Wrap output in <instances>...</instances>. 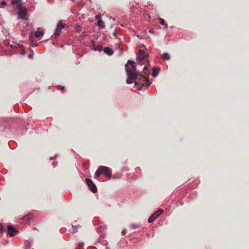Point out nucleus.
I'll use <instances>...</instances> for the list:
<instances>
[{
    "label": "nucleus",
    "instance_id": "f257e3e1",
    "mask_svg": "<svg viewBox=\"0 0 249 249\" xmlns=\"http://www.w3.org/2000/svg\"><path fill=\"white\" fill-rule=\"evenodd\" d=\"M134 83L136 85H140L145 87L149 86L151 84L147 76H145L144 74L142 76L141 74L140 73L136 75L134 80Z\"/></svg>",
    "mask_w": 249,
    "mask_h": 249
},
{
    "label": "nucleus",
    "instance_id": "f03ea898",
    "mask_svg": "<svg viewBox=\"0 0 249 249\" xmlns=\"http://www.w3.org/2000/svg\"><path fill=\"white\" fill-rule=\"evenodd\" d=\"M125 70L128 76L132 77V75H137L139 72L137 71L135 63L133 61L128 60L125 65Z\"/></svg>",
    "mask_w": 249,
    "mask_h": 249
},
{
    "label": "nucleus",
    "instance_id": "7ed1b4c3",
    "mask_svg": "<svg viewBox=\"0 0 249 249\" xmlns=\"http://www.w3.org/2000/svg\"><path fill=\"white\" fill-rule=\"evenodd\" d=\"M163 213V210L159 209L154 212L148 218V222L149 223L153 222L156 219H157L161 213Z\"/></svg>",
    "mask_w": 249,
    "mask_h": 249
},
{
    "label": "nucleus",
    "instance_id": "20e7f679",
    "mask_svg": "<svg viewBox=\"0 0 249 249\" xmlns=\"http://www.w3.org/2000/svg\"><path fill=\"white\" fill-rule=\"evenodd\" d=\"M100 170H101V174L105 175L107 177L110 178L111 176V171L108 167L101 166H100Z\"/></svg>",
    "mask_w": 249,
    "mask_h": 249
},
{
    "label": "nucleus",
    "instance_id": "39448f33",
    "mask_svg": "<svg viewBox=\"0 0 249 249\" xmlns=\"http://www.w3.org/2000/svg\"><path fill=\"white\" fill-rule=\"evenodd\" d=\"M65 24H63L60 20L58 22L57 25V27L54 33L55 37L58 36L61 32V30L63 29L65 26Z\"/></svg>",
    "mask_w": 249,
    "mask_h": 249
},
{
    "label": "nucleus",
    "instance_id": "423d86ee",
    "mask_svg": "<svg viewBox=\"0 0 249 249\" xmlns=\"http://www.w3.org/2000/svg\"><path fill=\"white\" fill-rule=\"evenodd\" d=\"M86 181L89 186V187L90 188V190L94 193L97 192V189L96 188V186L95 184L93 183V182L92 181V180L89 179V178H86Z\"/></svg>",
    "mask_w": 249,
    "mask_h": 249
},
{
    "label": "nucleus",
    "instance_id": "0eeeda50",
    "mask_svg": "<svg viewBox=\"0 0 249 249\" xmlns=\"http://www.w3.org/2000/svg\"><path fill=\"white\" fill-rule=\"evenodd\" d=\"M18 233V231L12 226L7 227V233L10 237H13Z\"/></svg>",
    "mask_w": 249,
    "mask_h": 249
},
{
    "label": "nucleus",
    "instance_id": "6e6552de",
    "mask_svg": "<svg viewBox=\"0 0 249 249\" xmlns=\"http://www.w3.org/2000/svg\"><path fill=\"white\" fill-rule=\"evenodd\" d=\"M19 12L18 13V18L25 19L27 16V11L25 8L22 9L21 8L20 9H18Z\"/></svg>",
    "mask_w": 249,
    "mask_h": 249
},
{
    "label": "nucleus",
    "instance_id": "1a4fd4ad",
    "mask_svg": "<svg viewBox=\"0 0 249 249\" xmlns=\"http://www.w3.org/2000/svg\"><path fill=\"white\" fill-rule=\"evenodd\" d=\"M146 57V54L145 52L142 50L139 51V56L138 57V61L139 63L142 62L143 60H144Z\"/></svg>",
    "mask_w": 249,
    "mask_h": 249
},
{
    "label": "nucleus",
    "instance_id": "9d476101",
    "mask_svg": "<svg viewBox=\"0 0 249 249\" xmlns=\"http://www.w3.org/2000/svg\"><path fill=\"white\" fill-rule=\"evenodd\" d=\"M12 4L16 9H20L22 8V0H12Z\"/></svg>",
    "mask_w": 249,
    "mask_h": 249
},
{
    "label": "nucleus",
    "instance_id": "9b49d317",
    "mask_svg": "<svg viewBox=\"0 0 249 249\" xmlns=\"http://www.w3.org/2000/svg\"><path fill=\"white\" fill-rule=\"evenodd\" d=\"M44 34V33L42 30H41L40 28H37V31L35 33V36L36 37H39L42 36Z\"/></svg>",
    "mask_w": 249,
    "mask_h": 249
},
{
    "label": "nucleus",
    "instance_id": "f8f14e48",
    "mask_svg": "<svg viewBox=\"0 0 249 249\" xmlns=\"http://www.w3.org/2000/svg\"><path fill=\"white\" fill-rule=\"evenodd\" d=\"M104 52L105 53L109 55H112L114 53L113 50L109 47H105L104 49Z\"/></svg>",
    "mask_w": 249,
    "mask_h": 249
},
{
    "label": "nucleus",
    "instance_id": "ddd939ff",
    "mask_svg": "<svg viewBox=\"0 0 249 249\" xmlns=\"http://www.w3.org/2000/svg\"><path fill=\"white\" fill-rule=\"evenodd\" d=\"M136 75H132V76L131 77L130 76H128V78L126 80V82L127 84H131L133 82H134V80Z\"/></svg>",
    "mask_w": 249,
    "mask_h": 249
},
{
    "label": "nucleus",
    "instance_id": "4468645a",
    "mask_svg": "<svg viewBox=\"0 0 249 249\" xmlns=\"http://www.w3.org/2000/svg\"><path fill=\"white\" fill-rule=\"evenodd\" d=\"M97 25L98 27L101 28H105V23L102 20H98L97 21Z\"/></svg>",
    "mask_w": 249,
    "mask_h": 249
},
{
    "label": "nucleus",
    "instance_id": "2eb2a0df",
    "mask_svg": "<svg viewBox=\"0 0 249 249\" xmlns=\"http://www.w3.org/2000/svg\"><path fill=\"white\" fill-rule=\"evenodd\" d=\"M162 58L165 60H169L170 59V56L168 53H164L162 54Z\"/></svg>",
    "mask_w": 249,
    "mask_h": 249
},
{
    "label": "nucleus",
    "instance_id": "dca6fc26",
    "mask_svg": "<svg viewBox=\"0 0 249 249\" xmlns=\"http://www.w3.org/2000/svg\"><path fill=\"white\" fill-rule=\"evenodd\" d=\"M159 71V69L155 68H153V70H152V76L153 77L157 76Z\"/></svg>",
    "mask_w": 249,
    "mask_h": 249
},
{
    "label": "nucleus",
    "instance_id": "f3484780",
    "mask_svg": "<svg viewBox=\"0 0 249 249\" xmlns=\"http://www.w3.org/2000/svg\"><path fill=\"white\" fill-rule=\"evenodd\" d=\"M101 174V170H100V167H99L95 173V178H97L98 177H99L100 176V175Z\"/></svg>",
    "mask_w": 249,
    "mask_h": 249
},
{
    "label": "nucleus",
    "instance_id": "a211bd4d",
    "mask_svg": "<svg viewBox=\"0 0 249 249\" xmlns=\"http://www.w3.org/2000/svg\"><path fill=\"white\" fill-rule=\"evenodd\" d=\"M102 50V47L101 45H99L96 46L95 48V51H101Z\"/></svg>",
    "mask_w": 249,
    "mask_h": 249
},
{
    "label": "nucleus",
    "instance_id": "6ab92c4d",
    "mask_svg": "<svg viewBox=\"0 0 249 249\" xmlns=\"http://www.w3.org/2000/svg\"><path fill=\"white\" fill-rule=\"evenodd\" d=\"M6 1H2L1 3H0V6L1 7H4L5 6H6Z\"/></svg>",
    "mask_w": 249,
    "mask_h": 249
},
{
    "label": "nucleus",
    "instance_id": "aec40b11",
    "mask_svg": "<svg viewBox=\"0 0 249 249\" xmlns=\"http://www.w3.org/2000/svg\"><path fill=\"white\" fill-rule=\"evenodd\" d=\"M131 227L133 229H136L139 228V225L137 224H133L131 225Z\"/></svg>",
    "mask_w": 249,
    "mask_h": 249
},
{
    "label": "nucleus",
    "instance_id": "412c9836",
    "mask_svg": "<svg viewBox=\"0 0 249 249\" xmlns=\"http://www.w3.org/2000/svg\"><path fill=\"white\" fill-rule=\"evenodd\" d=\"M84 244L83 242L79 243L78 245V247L80 249L84 246Z\"/></svg>",
    "mask_w": 249,
    "mask_h": 249
},
{
    "label": "nucleus",
    "instance_id": "4be33fe9",
    "mask_svg": "<svg viewBox=\"0 0 249 249\" xmlns=\"http://www.w3.org/2000/svg\"><path fill=\"white\" fill-rule=\"evenodd\" d=\"M160 24L161 25H164L165 24V21L164 20L163 18H160Z\"/></svg>",
    "mask_w": 249,
    "mask_h": 249
},
{
    "label": "nucleus",
    "instance_id": "5701e85b",
    "mask_svg": "<svg viewBox=\"0 0 249 249\" xmlns=\"http://www.w3.org/2000/svg\"><path fill=\"white\" fill-rule=\"evenodd\" d=\"M95 18L96 19H97L98 20H101V16L100 15H96L95 16Z\"/></svg>",
    "mask_w": 249,
    "mask_h": 249
},
{
    "label": "nucleus",
    "instance_id": "b1692460",
    "mask_svg": "<svg viewBox=\"0 0 249 249\" xmlns=\"http://www.w3.org/2000/svg\"><path fill=\"white\" fill-rule=\"evenodd\" d=\"M122 233L123 235H124L125 234V232L124 231H123L122 232Z\"/></svg>",
    "mask_w": 249,
    "mask_h": 249
},
{
    "label": "nucleus",
    "instance_id": "393cba45",
    "mask_svg": "<svg viewBox=\"0 0 249 249\" xmlns=\"http://www.w3.org/2000/svg\"><path fill=\"white\" fill-rule=\"evenodd\" d=\"M146 69V66H144V68H143V70L144 69Z\"/></svg>",
    "mask_w": 249,
    "mask_h": 249
},
{
    "label": "nucleus",
    "instance_id": "a878e982",
    "mask_svg": "<svg viewBox=\"0 0 249 249\" xmlns=\"http://www.w3.org/2000/svg\"><path fill=\"white\" fill-rule=\"evenodd\" d=\"M165 25H166V27H167V24H165Z\"/></svg>",
    "mask_w": 249,
    "mask_h": 249
},
{
    "label": "nucleus",
    "instance_id": "bb28decb",
    "mask_svg": "<svg viewBox=\"0 0 249 249\" xmlns=\"http://www.w3.org/2000/svg\"><path fill=\"white\" fill-rule=\"evenodd\" d=\"M64 89V87H62V89Z\"/></svg>",
    "mask_w": 249,
    "mask_h": 249
},
{
    "label": "nucleus",
    "instance_id": "cd10ccee",
    "mask_svg": "<svg viewBox=\"0 0 249 249\" xmlns=\"http://www.w3.org/2000/svg\"><path fill=\"white\" fill-rule=\"evenodd\" d=\"M76 249H78V248H77Z\"/></svg>",
    "mask_w": 249,
    "mask_h": 249
}]
</instances>
